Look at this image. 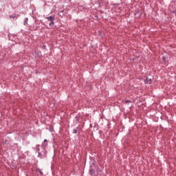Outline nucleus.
Wrapping results in <instances>:
<instances>
[{
	"label": "nucleus",
	"instance_id": "1",
	"mask_svg": "<svg viewBox=\"0 0 176 176\" xmlns=\"http://www.w3.org/2000/svg\"><path fill=\"white\" fill-rule=\"evenodd\" d=\"M46 19H47V21L50 22L49 23L50 27H54V17L50 16L49 17H47Z\"/></svg>",
	"mask_w": 176,
	"mask_h": 176
},
{
	"label": "nucleus",
	"instance_id": "2",
	"mask_svg": "<svg viewBox=\"0 0 176 176\" xmlns=\"http://www.w3.org/2000/svg\"><path fill=\"white\" fill-rule=\"evenodd\" d=\"M146 83H148V85H151V83H152V79L146 78Z\"/></svg>",
	"mask_w": 176,
	"mask_h": 176
},
{
	"label": "nucleus",
	"instance_id": "3",
	"mask_svg": "<svg viewBox=\"0 0 176 176\" xmlns=\"http://www.w3.org/2000/svg\"><path fill=\"white\" fill-rule=\"evenodd\" d=\"M44 142H47V140H44Z\"/></svg>",
	"mask_w": 176,
	"mask_h": 176
},
{
	"label": "nucleus",
	"instance_id": "4",
	"mask_svg": "<svg viewBox=\"0 0 176 176\" xmlns=\"http://www.w3.org/2000/svg\"><path fill=\"white\" fill-rule=\"evenodd\" d=\"M125 102H126V104H127V102H130V101L126 100Z\"/></svg>",
	"mask_w": 176,
	"mask_h": 176
},
{
	"label": "nucleus",
	"instance_id": "5",
	"mask_svg": "<svg viewBox=\"0 0 176 176\" xmlns=\"http://www.w3.org/2000/svg\"><path fill=\"white\" fill-rule=\"evenodd\" d=\"M10 17H13V16H10Z\"/></svg>",
	"mask_w": 176,
	"mask_h": 176
}]
</instances>
